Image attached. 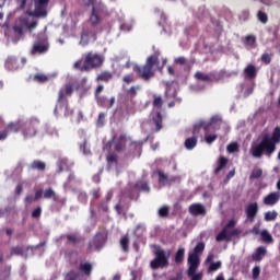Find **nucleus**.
<instances>
[{"label": "nucleus", "instance_id": "obj_1", "mask_svg": "<svg viewBox=\"0 0 280 280\" xmlns=\"http://www.w3.org/2000/svg\"><path fill=\"white\" fill-rule=\"evenodd\" d=\"M39 124L38 119L11 121L0 131V141H5L10 135L19 132L23 135L24 139H32V137H36Z\"/></svg>", "mask_w": 280, "mask_h": 280}, {"label": "nucleus", "instance_id": "obj_2", "mask_svg": "<svg viewBox=\"0 0 280 280\" xmlns=\"http://www.w3.org/2000/svg\"><path fill=\"white\" fill-rule=\"evenodd\" d=\"M104 65V56L89 51L83 59H79L74 62V69L78 71H91L93 69H100Z\"/></svg>", "mask_w": 280, "mask_h": 280}, {"label": "nucleus", "instance_id": "obj_3", "mask_svg": "<svg viewBox=\"0 0 280 280\" xmlns=\"http://www.w3.org/2000/svg\"><path fill=\"white\" fill-rule=\"evenodd\" d=\"M159 56H161V52L156 50L153 55L148 57L145 65L133 67V71L137 73L138 78L144 80V82L154 78V67L159 65Z\"/></svg>", "mask_w": 280, "mask_h": 280}, {"label": "nucleus", "instance_id": "obj_4", "mask_svg": "<svg viewBox=\"0 0 280 280\" xmlns=\"http://www.w3.org/2000/svg\"><path fill=\"white\" fill-rule=\"evenodd\" d=\"M21 10H25L26 5H35L34 11H26L28 16H35L36 19H45L47 16V8L49 7V0H18Z\"/></svg>", "mask_w": 280, "mask_h": 280}, {"label": "nucleus", "instance_id": "obj_5", "mask_svg": "<svg viewBox=\"0 0 280 280\" xmlns=\"http://www.w3.org/2000/svg\"><path fill=\"white\" fill-rule=\"evenodd\" d=\"M276 150L277 147L270 141V136L265 135L259 143L252 145L250 154L254 156V159H261L264 154L266 156H272Z\"/></svg>", "mask_w": 280, "mask_h": 280}, {"label": "nucleus", "instance_id": "obj_6", "mask_svg": "<svg viewBox=\"0 0 280 280\" xmlns=\"http://www.w3.org/2000/svg\"><path fill=\"white\" fill-rule=\"evenodd\" d=\"M85 8H92L89 18V22L91 23L92 27L100 25V23H102V14H104V10H106V7H104L102 0H88L85 2Z\"/></svg>", "mask_w": 280, "mask_h": 280}, {"label": "nucleus", "instance_id": "obj_7", "mask_svg": "<svg viewBox=\"0 0 280 280\" xmlns=\"http://www.w3.org/2000/svg\"><path fill=\"white\" fill-rule=\"evenodd\" d=\"M170 266V254L165 252V249L158 247L154 250V259L150 262V268L152 270H159V268H167Z\"/></svg>", "mask_w": 280, "mask_h": 280}, {"label": "nucleus", "instance_id": "obj_8", "mask_svg": "<svg viewBox=\"0 0 280 280\" xmlns=\"http://www.w3.org/2000/svg\"><path fill=\"white\" fill-rule=\"evenodd\" d=\"M108 242V230L98 231L94 237L88 244V253H93V250H100L106 246Z\"/></svg>", "mask_w": 280, "mask_h": 280}, {"label": "nucleus", "instance_id": "obj_9", "mask_svg": "<svg viewBox=\"0 0 280 280\" xmlns=\"http://www.w3.org/2000/svg\"><path fill=\"white\" fill-rule=\"evenodd\" d=\"M235 224H237L235 219H231L225 224V226L221 230V232L217 235L215 240L218 242H231L233 237L240 235V230L234 229ZM229 229H234V230L229 231Z\"/></svg>", "mask_w": 280, "mask_h": 280}, {"label": "nucleus", "instance_id": "obj_10", "mask_svg": "<svg viewBox=\"0 0 280 280\" xmlns=\"http://www.w3.org/2000/svg\"><path fill=\"white\" fill-rule=\"evenodd\" d=\"M73 94V85L71 83L66 84L59 90L58 98H57V106L55 107V113H58V107L60 108H69V95Z\"/></svg>", "mask_w": 280, "mask_h": 280}, {"label": "nucleus", "instance_id": "obj_11", "mask_svg": "<svg viewBox=\"0 0 280 280\" xmlns=\"http://www.w3.org/2000/svg\"><path fill=\"white\" fill-rule=\"evenodd\" d=\"M36 27H38L37 21L30 23V20L27 18H20L13 26V32H15V34H19V36H23V32H25V30L32 32L36 30Z\"/></svg>", "mask_w": 280, "mask_h": 280}, {"label": "nucleus", "instance_id": "obj_12", "mask_svg": "<svg viewBox=\"0 0 280 280\" xmlns=\"http://www.w3.org/2000/svg\"><path fill=\"white\" fill-rule=\"evenodd\" d=\"M211 126H222V117L220 116H212L210 118L209 122L206 121H199L198 124L195 125L194 127V132H198L200 128H203L205 132L211 128Z\"/></svg>", "mask_w": 280, "mask_h": 280}, {"label": "nucleus", "instance_id": "obj_13", "mask_svg": "<svg viewBox=\"0 0 280 280\" xmlns=\"http://www.w3.org/2000/svg\"><path fill=\"white\" fill-rule=\"evenodd\" d=\"M47 51H49V42H47V39H43L33 44L31 55L36 56V54H38L42 56L43 54H47Z\"/></svg>", "mask_w": 280, "mask_h": 280}, {"label": "nucleus", "instance_id": "obj_14", "mask_svg": "<svg viewBox=\"0 0 280 280\" xmlns=\"http://www.w3.org/2000/svg\"><path fill=\"white\" fill-rule=\"evenodd\" d=\"M245 213L247 222H255V218L259 213V205L257 202L249 203L245 209Z\"/></svg>", "mask_w": 280, "mask_h": 280}, {"label": "nucleus", "instance_id": "obj_15", "mask_svg": "<svg viewBox=\"0 0 280 280\" xmlns=\"http://www.w3.org/2000/svg\"><path fill=\"white\" fill-rule=\"evenodd\" d=\"M188 275H195L198 270V266H200V256L197 254L188 255Z\"/></svg>", "mask_w": 280, "mask_h": 280}, {"label": "nucleus", "instance_id": "obj_16", "mask_svg": "<svg viewBox=\"0 0 280 280\" xmlns=\"http://www.w3.org/2000/svg\"><path fill=\"white\" fill-rule=\"evenodd\" d=\"M91 38L93 40H97V33L85 30L81 33V40H80V45H82V47H86V45H89V43H91Z\"/></svg>", "mask_w": 280, "mask_h": 280}, {"label": "nucleus", "instance_id": "obj_17", "mask_svg": "<svg viewBox=\"0 0 280 280\" xmlns=\"http://www.w3.org/2000/svg\"><path fill=\"white\" fill-rule=\"evenodd\" d=\"M279 200H280V192L275 191V192H270L269 195H267L264 198L262 202L267 207H275V205H277V202H279Z\"/></svg>", "mask_w": 280, "mask_h": 280}, {"label": "nucleus", "instance_id": "obj_18", "mask_svg": "<svg viewBox=\"0 0 280 280\" xmlns=\"http://www.w3.org/2000/svg\"><path fill=\"white\" fill-rule=\"evenodd\" d=\"M96 103L101 108L109 110L112 106H115V96H112L110 100L106 98V96H97Z\"/></svg>", "mask_w": 280, "mask_h": 280}, {"label": "nucleus", "instance_id": "obj_19", "mask_svg": "<svg viewBox=\"0 0 280 280\" xmlns=\"http://www.w3.org/2000/svg\"><path fill=\"white\" fill-rule=\"evenodd\" d=\"M188 211L190 215H207V209L201 203H192Z\"/></svg>", "mask_w": 280, "mask_h": 280}, {"label": "nucleus", "instance_id": "obj_20", "mask_svg": "<svg viewBox=\"0 0 280 280\" xmlns=\"http://www.w3.org/2000/svg\"><path fill=\"white\" fill-rule=\"evenodd\" d=\"M268 253V249L264 246H259L256 248L255 253L252 255L253 261H261Z\"/></svg>", "mask_w": 280, "mask_h": 280}, {"label": "nucleus", "instance_id": "obj_21", "mask_svg": "<svg viewBox=\"0 0 280 280\" xmlns=\"http://www.w3.org/2000/svg\"><path fill=\"white\" fill-rule=\"evenodd\" d=\"M152 121H153V124L155 126L156 132H160V130L163 129V115L161 114V110L156 112L152 116Z\"/></svg>", "mask_w": 280, "mask_h": 280}, {"label": "nucleus", "instance_id": "obj_22", "mask_svg": "<svg viewBox=\"0 0 280 280\" xmlns=\"http://www.w3.org/2000/svg\"><path fill=\"white\" fill-rule=\"evenodd\" d=\"M12 277V265H4L0 269V280H10Z\"/></svg>", "mask_w": 280, "mask_h": 280}, {"label": "nucleus", "instance_id": "obj_23", "mask_svg": "<svg viewBox=\"0 0 280 280\" xmlns=\"http://www.w3.org/2000/svg\"><path fill=\"white\" fill-rule=\"evenodd\" d=\"M245 78H248V80H255L257 78V67L253 65H248L244 69Z\"/></svg>", "mask_w": 280, "mask_h": 280}, {"label": "nucleus", "instance_id": "obj_24", "mask_svg": "<svg viewBox=\"0 0 280 280\" xmlns=\"http://www.w3.org/2000/svg\"><path fill=\"white\" fill-rule=\"evenodd\" d=\"M226 165H229V159L221 155L217 162V167L214 168V174L215 175L220 174L221 171L224 170V167H226Z\"/></svg>", "mask_w": 280, "mask_h": 280}, {"label": "nucleus", "instance_id": "obj_25", "mask_svg": "<svg viewBox=\"0 0 280 280\" xmlns=\"http://www.w3.org/2000/svg\"><path fill=\"white\" fill-rule=\"evenodd\" d=\"M195 79L199 80V82H212L213 81V73L207 74L205 72L197 71L195 73Z\"/></svg>", "mask_w": 280, "mask_h": 280}, {"label": "nucleus", "instance_id": "obj_26", "mask_svg": "<svg viewBox=\"0 0 280 280\" xmlns=\"http://www.w3.org/2000/svg\"><path fill=\"white\" fill-rule=\"evenodd\" d=\"M185 261V247H178L174 256V262L176 266H180Z\"/></svg>", "mask_w": 280, "mask_h": 280}, {"label": "nucleus", "instance_id": "obj_27", "mask_svg": "<svg viewBox=\"0 0 280 280\" xmlns=\"http://www.w3.org/2000/svg\"><path fill=\"white\" fill-rule=\"evenodd\" d=\"M80 272H83L85 277H91V273L93 272V264L91 262H81L79 265Z\"/></svg>", "mask_w": 280, "mask_h": 280}, {"label": "nucleus", "instance_id": "obj_28", "mask_svg": "<svg viewBox=\"0 0 280 280\" xmlns=\"http://www.w3.org/2000/svg\"><path fill=\"white\" fill-rule=\"evenodd\" d=\"M30 170H36L37 172H45L47 170V164L40 160H34L31 165Z\"/></svg>", "mask_w": 280, "mask_h": 280}, {"label": "nucleus", "instance_id": "obj_29", "mask_svg": "<svg viewBox=\"0 0 280 280\" xmlns=\"http://www.w3.org/2000/svg\"><path fill=\"white\" fill-rule=\"evenodd\" d=\"M119 244H120V248H121L122 253L130 252V237L128 235L121 236Z\"/></svg>", "mask_w": 280, "mask_h": 280}, {"label": "nucleus", "instance_id": "obj_30", "mask_svg": "<svg viewBox=\"0 0 280 280\" xmlns=\"http://www.w3.org/2000/svg\"><path fill=\"white\" fill-rule=\"evenodd\" d=\"M113 80V72L103 71L96 77V82H110Z\"/></svg>", "mask_w": 280, "mask_h": 280}, {"label": "nucleus", "instance_id": "obj_31", "mask_svg": "<svg viewBox=\"0 0 280 280\" xmlns=\"http://www.w3.org/2000/svg\"><path fill=\"white\" fill-rule=\"evenodd\" d=\"M5 67L9 69V71H16V69H19V61L15 57H8Z\"/></svg>", "mask_w": 280, "mask_h": 280}, {"label": "nucleus", "instance_id": "obj_32", "mask_svg": "<svg viewBox=\"0 0 280 280\" xmlns=\"http://www.w3.org/2000/svg\"><path fill=\"white\" fill-rule=\"evenodd\" d=\"M126 141H127L126 135L125 133L120 135L118 140L116 141L115 151L121 152V150L126 148Z\"/></svg>", "mask_w": 280, "mask_h": 280}, {"label": "nucleus", "instance_id": "obj_33", "mask_svg": "<svg viewBox=\"0 0 280 280\" xmlns=\"http://www.w3.org/2000/svg\"><path fill=\"white\" fill-rule=\"evenodd\" d=\"M260 237L265 244H272V242H275V238H272V234L268 232V230H262L260 232Z\"/></svg>", "mask_w": 280, "mask_h": 280}, {"label": "nucleus", "instance_id": "obj_34", "mask_svg": "<svg viewBox=\"0 0 280 280\" xmlns=\"http://www.w3.org/2000/svg\"><path fill=\"white\" fill-rule=\"evenodd\" d=\"M44 198L45 200H54L55 202L58 201V195L51 188L44 190Z\"/></svg>", "mask_w": 280, "mask_h": 280}, {"label": "nucleus", "instance_id": "obj_35", "mask_svg": "<svg viewBox=\"0 0 280 280\" xmlns=\"http://www.w3.org/2000/svg\"><path fill=\"white\" fill-rule=\"evenodd\" d=\"M269 141H271L276 148H277V144L280 143V128L279 127H276L273 129L271 138L269 137Z\"/></svg>", "mask_w": 280, "mask_h": 280}, {"label": "nucleus", "instance_id": "obj_36", "mask_svg": "<svg viewBox=\"0 0 280 280\" xmlns=\"http://www.w3.org/2000/svg\"><path fill=\"white\" fill-rule=\"evenodd\" d=\"M185 148L186 150H194L196 145H198V138L196 137H191V138H187L185 140Z\"/></svg>", "mask_w": 280, "mask_h": 280}, {"label": "nucleus", "instance_id": "obj_37", "mask_svg": "<svg viewBox=\"0 0 280 280\" xmlns=\"http://www.w3.org/2000/svg\"><path fill=\"white\" fill-rule=\"evenodd\" d=\"M24 254H25V249L23 247L21 246L11 247L10 257H14V255L19 257H23Z\"/></svg>", "mask_w": 280, "mask_h": 280}, {"label": "nucleus", "instance_id": "obj_38", "mask_svg": "<svg viewBox=\"0 0 280 280\" xmlns=\"http://www.w3.org/2000/svg\"><path fill=\"white\" fill-rule=\"evenodd\" d=\"M33 80L39 84H45V82H49V77L44 73H37L34 75Z\"/></svg>", "mask_w": 280, "mask_h": 280}, {"label": "nucleus", "instance_id": "obj_39", "mask_svg": "<svg viewBox=\"0 0 280 280\" xmlns=\"http://www.w3.org/2000/svg\"><path fill=\"white\" fill-rule=\"evenodd\" d=\"M117 163H118L117 154L112 153V154L107 155V167H108V170H110V167H113V165H117Z\"/></svg>", "mask_w": 280, "mask_h": 280}, {"label": "nucleus", "instance_id": "obj_40", "mask_svg": "<svg viewBox=\"0 0 280 280\" xmlns=\"http://www.w3.org/2000/svg\"><path fill=\"white\" fill-rule=\"evenodd\" d=\"M153 108L163 109V97L159 95H153Z\"/></svg>", "mask_w": 280, "mask_h": 280}, {"label": "nucleus", "instance_id": "obj_41", "mask_svg": "<svg viewBox=\"0 0 280 280\" xmlns=\"http://www.w3.org/2000/svg\"><path fill=\"white\" fill-rule=\"evenodd\" d=\"M138 91H141V85H132L130 89L127 90V95L129 97H137Z\"/></svg>", "mask_w": 280, "mask_h": 280}, {"label": "nucleus", "instance_id": "obj_42", "mask_svg": "<svg viewBox=\"0 0 280 280\" xmlns=\"http://www.w3.org/2000/svg\"><path fill=\"white\" fill-rule=\"evenodd\" d=\"M264 174V171L261 168H254L249 175V178L253 179H257V178H261Z\"/></svg>", "mask_w": 280, "mask_h": 280}, {"label": "nucleus", "instance_id": "obj_43", "mask_svg": "<svg viewBox=\"0 0 280 280\" xmlns=\"http://www.w3.org/2000/svg\"><path fill=\"white\" fill-rule=\"evenodd\" d=\"M277 211H268L265 213V220L266 222H275L277 220Z\"/></svg>", "mask_w": 280, "mask_h": 280}, {"label": "nucleus", "instance_id": "obj_44", "mask_svg": "<svg viewBox=\"0 0 280 280\" xmlns=\"http://www.w3.org/2000/svg\"><path fill=\"white\" fill-rule=\"evenodd\" d=\"M226 150L230 154L240 152V144H237V142H231L230 144H228Z\"/></svg>", "mask_w": 280, "mask_h": 280}, {"label": "nucleus", "instance_id": "obj_45", "mask_svg": "<svg viewBox=\"0 0 280 280\" xmlns=\"http://www.w3.org/2000/svg\"><path fill=\"white\" fill-rule=\"evenodd\" d=\"M222 268V261L211 262L208 267V272H215L217 270H220Z\"/></svg>", "mask_w": 280, "mask_h": 280}, {"label": "nucleus", "instance_id": "obj_46", "mask_svg": "<svg viewBox=\"0 0 280 280\" xmlns=\"http://www.w3.org/2000/svg\"><path fill=\"white\" fill-rule=\"evenodd\" d=\"M135 187L141 191H150V186L145 182H138L136 183Z\"/></svg>", "mask_w": 280, "mask_h": 280}, {"label": "nucleus", "instance_id": "obj_47", "mask_svg": "<svg viewBox=\"0 0 280 280\" xmlns=\"http://www.w3.org/2000/svg\"><path fill=\"white\" fill-rule=\"evenodd\" d=\"M201 253H205V243L203 242H199L195 246L192 255H201Z\"/></svg>", "mask_w": 280, "mask_h": 280}, {"label": "nucleus", "instance_id": "obj_48", "mask_svg": "<svg viewBox=\"0 0 280 280\" xmlns=\"http://www.w3.org/2000/svg\"><path fill=\"white\" fill-rule=\"evenodd\" d=\"M66 237L71 244H80L82 242V238L78 237L75 234H68Z\"/></svg>", "mask_w": 280, "mask_h": 280}, {"label": "nucleus", "instance_id": "obj_49", "mask_svg": "<svg viewBox=\"0 0 280 280\" xmlns=\"http://www.w3.org/2000/svg\"><path fill=\"white\" fill-rule=\"evenodd\" d=\"M257 19L264 25H266V23H268V14L266 12H264V11H258Z\"/></svg>", "mask_w": 280, "mask_h": 280}, {"label": "nucleus", "instance_id": "obj_50", "mask_svg": "<svg viewBox=\"0 0 280 280\" xmlns=\"http://www.w3.org/2000/svg\"><path fill=\"white\" fill-rule=\"evenodd\" d=\"M218 139V135H209V129L206 131L205 141L208 144L213 143Z\"/></svg>", "mask_w": 280, "mask_h": 280}, {"label": "nucleus", "instance_id": "obj_51", "mask_svg": "<svg viewBox=\"0 0 280 280\" xmlns=\"http://www.w3.org/2000/svg\"><path fill=\"white\" fill-rule=\"evenodd\" d=\"M160 218H167L170 215V207L163 206L159 209Z\"/></svg>", "mask_w": 280, "mask_h": 280}, {"label": "nucleus", "instance_id": "obj_52", "mask_svg": "<svg viewBox=\"0 0 280 280\" xmlns=\"http://www.w3.org/2000/svg\"><path fill=\"white\" fill-rule=\"evenodd\" d=\"M260 60L264 65H270V62H272V55L265 52L261 55Z\"/></svg>", "mask_w": 280, "mask_h": 280}, {"label": "nucleus", "instance_id": "obj_53", "mask_svg": "<svg viewBox=\"0 0 280 280\" xmlns=\"http://www.w3.org/2000/svg\"><path fill=\"white\" fill-rule=\"evenodd\" d=\"M42 213H43V208H40V206H38L37 208H35L32 211V218L38 219V218H40Z\"/></svg>", "mask_w": 280, "mask_h": 280}, {"label": "nucleus", "instance_id": "obj_54", "mask_svg": "<svg viewBox=\"0 0 280 280\" xmlns=\"http://www.w3.org/2000/svg\"><path fill=\"white\" fill-rule=\"evenodd\" d=\"M122 82L125 84H132V82H135V75L133 74H126L124 78H122Z\"/></svg>", "mask_w": 280, "mask_h": 280}, {"label": "nucleus", "instance_id": "obj_55", "mask_svg": "<svg viewBox=\"0 0 280 280\" xmlns=\"http://www.w3.org/2000/svg\"><path fill=\"white\" fill-rule=\"evenodd\" d=\"M104 121H106V114L100 113L97 118V126H104Z\"/></svg>", "mask_w": 280, "mask_h": 280}, {"label": "nucleus", "instance_id": "obj_56", "mask_svg": "<svg viewBox=\"0 0 280 280\" xmlns=\"http://www.w3.org/2000/svg\"><path fill=\"white\" fill-rule=\"evenodd\" d=\"M158 176L160 183H165V180H167V175L161 170L158 171Z\"/></svg>", "mask_w": 280, "mask_h": 280}, {"label": "nucleus", "instance_id": "obj_57", "mask_svg": "<svg viewBox=\"0 0 280 280\" xmlns=\"http://www.w3.org/2000/svg\"><path fill=\"white\" fill-rule=\"evenodd\" d=\"M175 65H187V58L185 57H177L174 59Z\"/></svg>", "mask_w": 280, "mask_h": 280}, {"label": "nucleus", "instance_id": "obj_58", "mask_svg": "<svg viewBox=\"0 0 280 280\" xmlns=\"http://www.w3.org/2000/svg\"><path fill=\"white\" fill-rule=\"evenodd\" d=\"M98 209L104 213H108V201H103L100 203Z\"/></svg>", "mask_w": 280, "mask_h": 280}, {"label": "nucleus", "instance_id": "obj_59", "mask_svg": "<svg viewBox=\"0 0 280 280\" xmlns=\"http://www.w3.org/2000/svg\"><path fill=\"white\" fill-rule=\"evenodd\" d=\"M26 205H32V202H37L36 198L34 197V195H27L24 199Z\"/></svg>", "mask_w": 280, "mask_h": 280}, {"label": "nucleus", "instance_id": "obj_60", "mask_svg": "<svg viewBox=\"0 0 280 280\" xmlns=\"http://www.w3.org/2000/svg\"><path fill=\"white\" fill-rule=\"evenodd\" d=\"M252 233L254 235H261V230H260V225L259 224H255L252 229Z\"/></svg>", "mask_w": 280, "mask_h": 280}, {"label": "nucleus", "instance_id": "obj_61", "mask_svg": "<svg viewBox=\"0 0 280 280\" xmlns=\"http://www.w3.org/2000/svg\"><path fill=\"white\" fill-rule=\"evenodd\" d=\"M256 40H257V39H256L255 36H253V35H247V36L245 37V43L250 44V45H255Z\"/></svg>", "mask_w": 280, "mask_h": 280}, {"label": "nucleus", "instance_id": "obj_62", "mask_svg": "<svg viewBox=\"0 0 280 280\" xmlns=\"http://www.w3.org/2000/svg\"><path fill=\"white\" fill-rule=\"evenodd\" d=\"M78 279V275H75V272L70 271L67 273L66 276V280H77Z\"/></svg>", "mask_w": 280, "mask_h": 280}, {"label": "nucleus", "instance_id": "obj_63", "mask_svg": "<svg viewBox=\"0 0 280 280\" xmlns=\"http://www.w3.org/2000/svg\"><path fill=\"white\" fill-rule=\"evenodd\" d=\"M34 197H35V200H36V201L40 200V198H44V191H43V189L36 190Z\"/></svg>", "mask_w": 280, "mask_h": 280}, {"label": "nucleus", "instance_id": "obj_64", "mask_svg": "<svg viewBox=\"0 0 280 280\" xmlns=\"http://www.w3.org/2000/svg\"><path fill=\"white\" fill-rule=\"evenodd\" d=\"M188 277H190V280H202V273H192V275H188Z\"/></svg>", "mask_w": 280, "mask_h": 280}]
</instances>
